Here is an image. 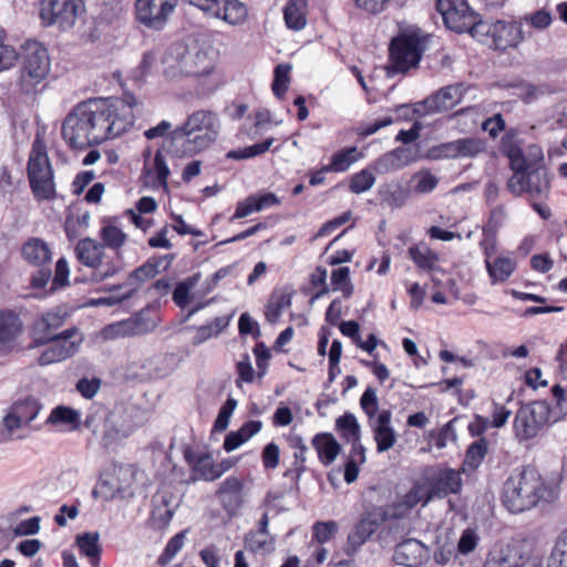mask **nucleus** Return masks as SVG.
Instances as JSON below:
<instances>
[{
    "mask_svg": "<svg viewBox=\"0 0 567 567\" xmlns=\"http://www.w3.org/2000/svg\"><path fill=\"white\" fill-rule=\"evenodd\" d=\"M103 255L104 245L90 237L81 239L75 246L78 260L82 265L94 269L101 266Z\"/></svg>",
    "mask_w": 567,
    "mask_h": 567,
    "instance_id": "obj_31",
    "label": "nucleus"
},
{
    "mask_svg": "<svg viewBox=\"0 0 567 567\" xmlns=\"http://www.w3.org/2000/svg\"><path fill=\"white\" fill-rule=\"evenodd\" d=\"M386 519L388 513L383 507L377 506L364 512L348 535L347 553H355Z\"/></svg>",
    "mask_w": 567,
    "mask_h": 567,
    "instance_id": "obj_15",
    "label": "nucleus"
},
{
    "mask_svg": "<svg viewBox=\"0 0 567 567\" xmlns=\"http://www.w3.org/2000/svg\"><path fill=\"white\" fill-rule=\"evenodd\" d=\"M550 188L548 172L545 167L528 171H514L513 176L507 182V189L514 196H520L524 193L533 198L545 197Z\"/></svg>",
    "mask_w": 567,
    "mask_h": 567,
    "instance_id": "obj_11",
    "label": "nucleus"
},
{
    "mask_svg": "<svg viewBox=\"0 0 567 567\" xmlns=\"http://www.w3.org/2000/svg\"><path fill=\"white\" fill-rule=\"evenodd\" d=\"M485 268L493 285L506 281L516 269V261L507 256H498L485 262Z\"/></svg>",
    "mask_w": 567,
    "mask_h": 567,
    "instance_id": "obj_34",
    "label": "nucleus"
},
{
    "mask_svg": "<svg viewBox=\"0 0 567 567\" xmlns=\"http://www.w3.org/2000/svg\"><path fill=\"white\" fill-rule=\"evenodd\" d=\"M154 328L155 321L150 318H145L144 312L142 311L130 319L104 327L101 334L105 340H113L116 338L145 334Z\"/></svg>",
    "mask_w": 567,
    "mask_h": 567,
    "instance_id": "obj_17",
    "label": "nucleus"
},
{
    "mask_svg": "<svg viewBox=\"0 0 567 567\" xmlns=\"http://www.w3.org/2000/svg\"><path fill=\"white\" fill-rule=\"evenodd\" d=\"M20 82L25 92H30L49 74L51 61L47 48L29 40L22 45Z\"/></svg>",
    "mask_w": 567,
    "mask_h": 567,
    "instance_id": "obj_7",
    "label": "nucleus"
},
{
    "mask_svg": "<svg viewBox=\"0 0 567 567\" xmlns=\"http://www.w3.org/2000/svg\"><path fill=\"white\" fill-rule=\"evenodd\" d=\"M23 258L33 266L50 265L52 252L48 244L40 238H31L22 246Z\"/></svg>",
    "mask_w": 567,
    "mask_h": 567,
    "instance_id": "obj_32",
    "label": "nucleus"
},
{
    "mask_svg": "<svg viewBox=\"0 0 567 567\" xmlns=\"http://www.w3.org/2000/svg\"><path fill=\"white\" fill-rule=\"evenodd\" d=\"M101 238L104 245L112 249L122 247L126 240V235L116 226L107 225L101 229Z\"/></svg>",
    "mask_w": 567,
    "mask_h": 567,
    "instance_id": "obj_53",
    "label": "nucleus"
},
{
    "mask_svg": "<svg viewBox=\"0 0 567 567\" xmlns=\"http://www.w3.org/2000/svg\"><path fill=\"white\" fill-rule=\"evenodd\" d=\"M360 406L367 414L369 421L378 417L379 400L374 388L368 386L365 389L360 398Z\"/></svg>",
    "mask_w": 567,
    "mask_h": 567,
    "instance_id": "obj_52",
    "label": "nucleus"
},
{
    "mask_svg": "<svg viewBox=\"0 0 567 567\" xmlns=\"http://www.w3.org/2000/svg\"><path fill=\"white\" fill-rule=\"evenodd\" d=\"M545 401H535L520 406L514 419V432L519 441L534 439L548 424L558 421Z\"/></svg>",
    "mask_w": 567,
    "mask_h": 567,
    "instance_id": "obj_9",
    "label": "nucleus"
},
{
    "mask_svg": "<svg viewBox=\"0 0 567 567\" xmlns=\"http://www.w3.org/2000/svg\"><path fill=\"white\" fill-rule=\"evenodd\" d=\"M274 141L275 140L272 137H270V138L265 140L261 143H257V144H254V145L240 148V150L230 151V152H228L227 157L234 158V159H246V158H251V157L261 155L270 148Z\"/></svg>",
    "mask_w": 567,
    "mask_h": 567,
    "instance_id": "obj_48",
    "label": "nucleus"
},
{
    "mask_svg": "<svg viewBox=\"0 0 567 567\" xmlns=\"http://www.w3.org/2000/svg\"><path fill=\"white\" fill-rule=\"evenodd\" d=\"M484 567H543V565L537 558L529 557L520 544L513 543L492 550Z\"/></svg>",
    "mask_w": 567,
    "mask_h": 567,
    "instance_id": "obj_16",
    "label": "nucleus"
},
{
    "mask_svg": "<svg viewBox=\"0 0 567 567\" xmlns=\"http://www.w3.org/2000/svg\"><path fill=\"white\" fill-rule=\"evenodd\" d=\"M312 445L318 453L320 462L328 466L334 462L341 446L330 433H319L313 436Z\"/></svg>",
    "mask_w": 567,
    "mask_h": 567,
    "instance_id": "obj_33",
    "label": "nucleus"
},
{
    "mask_svg": "<svg viewBox=\"0 0 567 567\" xmlns=\"http://www.w3.org/2000/svg\"><path fill=\"white\" fill-rule=\"evenodd\" d=\"M305 0H289L285 7L284 16L289 29L301 30L306 25Z\"/></svg>",
    "mask_w": 567,
    "mask_h": 567,
    "instance_id": "obj_39",
    "label": "nucleus"
},
{
    "mask_svg": "<svg viewBox=\"0 0 567 567\" xmlns=\"http://www.w3.org/2000/svg\"><path fill=\"white\" fill-rule=\"evenodd\" d=\"M413 162L412 152L409 148L398 147L383 154L374 162V169L380 174L401 169Z\"/></svg>",
    "mask_w": 567,
    "mask_h": 567,
    "instance_id": "obj_29",
    "label": "nucleus"
},
{
    "mask_svg": "<svg viewBox=\"0 0 567 567\" xmlns=\"http://www.w3.org/2000/svg\"><path fill=\"white\" fill-rule=\"evenodd\" d=\"M120 106L106 100H89L74 106L62 123V137L74 150L116 137L133 124L134 116H120Z\"/></svg>",
    "mask_w": 567,
    "mask_h": 567,
    "instance_id": "obj_1",
    "label": "nucleus"
},
{
    "mask_svg": "<svg viewBox=\"0 0 567 567\" xmlns=\"http://www.w3.org/2000/svg\"><path fill=\"white\" fill-rule=\"evenodd\" d=\"M429 558V548L414 538L398 544L393 553V561L404 567H422Z\"/></svg>",
    "mask_w": 567,
    "mask_h": 567,
    "instance_id": "obj_19",
    "label": "nucleus"
},
{
    "mask_svg": "<svg viewBox=\"0 0 567 567\" xmlns=\"http://www.w3.org/2000/svg\"><path fill=\"white\" fill-rule=\"evenodd\" d=\"M134 473V468L130 465L114 466L113 473L105 474L101 478L100 493L106 499L114 498L117 494L124 493L131 485Z\"/></svg>",
    "mask_w": 567,
    "mask_h": 567,
    "instance_id": "obj_22",
    "label": "nucleus"
},
{
    "mask_svg": "<svg viewBox=\"0 0 567 567\" xmlns=\"http://www.w3.org/2000/svg\"><path fill=\"white\" fill-rule=\"evenodd\" d=\"M69 272L70 271L66 259L60 258L55 265V275L49 290L50 293H53L69 285Z\"/></svg>",
    "mask_w": 567,
    "mask_h": 567,
    "instance_id": "obj_58",
    "label": "nucleus"
},
{
    "mask_svg": "<svg viewBox=\"0 0 567 567\" xmlns=\"http://www.w3.org/2000/svg\"><path fill=\"white\" fill-rule=\"evenodd\" d=\"M18 59V53L4 43V31L0 28V71L11 68Z\"/></svg>",
    "mask_w": 567,
    "mask_h": 567,
    "instance_id": "obj_63",
    "label": "nucleus"
},
{
    "mask_svg": "<svg viewBox=\"0 0 567 567\" xmlns=\"http://www.w3.org/2000/svg\"><path fill=\"white\" fill-rule=\"evenodd\" d=\"M374 182V175L369 169H362L351 177L349 188L354 194H361L369 190Z\"/></svg>",
    "mask_w": 567,
    "mask_h": 567,
    "instance_id": "obj_54",
    "label": "nucleus"
},
{
    "mask_svg": "<svg viewBox=\"0 0 567 567\" xmlns=\"http://www.w3.org/2000/svg\"><path fill=\"white\" fill-rule=\"evenodd\" d=\"M507 155L513 171H528L545 167L543 164V150L536 144L529 145L525 152L518 147H511Z\"/></svg>",
    "mask_w": 567,
    "mask_h": 567,
    "instance_id": "obj_25",
    "label": "nucleus"
},
{
    "mask_svg": "<svg viewBox=\"0 0 567 567\" xmlns=\"http://www.w3.org/2000/svg\"><path fill=\"white\" fill-rule=\"evenodd\" d=\"M550 494L538 471L526 466L506 480L503 503L509 512L522 513L535 507L542 499H547Z\"/></svg>",
    "mask_w": 567,
    "mask_h": 567,
    "instance_id": "obj_2",
    "label": "nucleus"
},
{
    "mask_svg": "<svg viewBox=\"0 0 567 567\" xmlns=\"http://www.w3.org/2000/svg\"><path fill=\"white\" fill-rule=\"evenodd\" d=\"M359 157L360 154L355 146L341 150L332 156L330 164L322 167V171L334 173L346 172Z\"/></svg>",
    "mask_w": 567,
    "mask_h": 567,
    "instance_id": "obj_37",
    "label": "nucleus"
},
{
    "mask_svg": "<svg viewBox=\"0 0 567 567\" xmlns=\"http://www.w3.org/2000/svg\"><path fill=\"white\" fill-rule=\"evenodd\" d=\"M213 69L214 56L208 34L200 30L185 34L179 43V72L203 76Z\"/></svg>",
    "mask_w": 567,
    "mask_h": 567,
    "instance_id": "obj_4",
    "label": "nucleus"
},
{
    "mask_svg": "<svg viewBox=\"0 0 567 567\" xmlns=\"http://www.w3.org/2000/svg\"><path fill=\"white\" fill-rule=\"evenodd\" d=\"M76 544L83 555L92 561H97L102 551L100 535L97 533H84L78 535Z\"/></svg>",
    "mask_w": 567,
    "mask_h": 567,
    "instance_id": "obj_41",
    "label": "nucleus"
},
{
    "mask_svg": "<svg viewBox=\"0 0 567 567\" xmlns=\"http://www.w3.org/2000/svg\"><path fill=\"white\" fill-rule=\"evenodd\" d=\"M22 331V322L13 311L0 312V342L7 343L16 339Z\"/></svg>",
    "mask_w": 567,
    "mask_h": 567,
    "instance_id": "obj_35",
    "label": "nucleus"
},
{
    "mask_svg": "<svg viewBox=\"0 0 567 567\" xmlns=\"http://www.w3.org/2000/svg\"><path fill=\"white\" fill-rule=\"evenodd\" d=\"M290 69L289 64H279L275 69L272 92L278 99H281L288 89Z\"/></svg>",
    "mask_w": 567,
    "mask_h": 567,
    "instance_id": "obj_55",
    "label": "nucleus"
},
{
    "mask_svg": "<svg viewBox=\"0 0 567 567\" xmlns=\"http://www.w3.org/2000/svg\"><path fill=\"white\" fill-rule=\"evenodd\" d=\"M80 414L76 410L66 406H58L52 410L48 422L52 424L64 423L78 427Z\"/></svg>",
    "mask_w": 567,
    "mask_h": 567,
    "instance_id": "obj_51",
    "label": "nucleus"
},
{
    "mask_svg": "<svg viewBox=\"0 0 567 567\" xmlns=\"http://www.w3.org/2000/svg\"><path fill=\"white\" fill-rule=\"evenodd\" d=\"M409 198V192L401 185H389L384 200L392 208H401Z\"/></svg>",
    "mask_w": 567,
    "mask_h": 567,
    "instance_id": "obj_60",
    "label": "nucleus"
},
{
    "mask_svg": "<svg viewBox=\"0 0 567 567\" xmlns=\"http://www.w3.org/2000/svg\"><path fill=\"white\" fill-rule=\"evenodd\" d=\"M219 121L215 113L199 110L179 126V155L193 156L209 147L217 138Z\"/></svg>",
    "mask_w": 567,
    "mask_h": 567,
    "instance_id": "obj_3",
    "label": "nucleus"
},
{
    "mask_svg": "<svg viewBox=\"0 0 567 567\" xmlns=\"http://www.w3.org/2000/svg\"><path fill=\"white\" fill-rule=\"evenodd\" d=\"M411 182L413 183L412 190L415 194H429L433 192L437 184L439 178L433 175L429 169H421L413 174L411 177Z\"/></svg>",
    "mask_w": 567,
    "mask_h": 567,
    "instance_id": "obj_43",
    "label": "nucleus"
},
{
    "mask_svg": "<svg viewBox=\"0 0 567 567\" xmlns=\"http://www.w3.org/2000/svg\"><path fill=\"white\" fill-rule=\"evenodd\" d=\"M82 0H42L40 19L44 27H54L66 31L75 25L76 20L84 13Z\"/></svg>",
    "mask_w": 567,
    "mask_h": 567,
    "instance_id": "obj_10",
    "label": "nucleus"
},
{
    "mask_svg": "<svg viewBox=\"0 0 567 567\" xmlns=\"http://www.w3.org/2000/svg\"><path fill=\"white\" fill-rule=\"evenodd\" d=\"M472 37L496 50H506L516 48L524 40V32L517 22L478 21Z\"/></svg>",
    "mask_w": 567,
    "mask_h": 567,
    "instance_id": "obj_8",
    "label": "nucleus"
},
{
    "mask_svg": "<svg viewBox=\"0 0 567 567\" xmlns=\"http://www.w3.org/2000/svg\"><path fill=\"white\" fill-rule=\"evenodd\" d=\"M82 342L83 336L78 328L66 329L49 341L51 344L40 354L38 362L49 365L64 361L78 352Z\"/></svg>",
    "mask_w": 567,
    "mask_h": 567,
    "instance_id": "obj_13",
    "label": "nucleus"
},
{
    "mask_svg": "<svg viewBox=\"0 0 567 567\" xmlns=\"http://www.w3.org/2000/svg\"><path fill=\"white\" fill-rule=\"evenodd\" d=\"M432 498L431 492L423 485H414L403 497L405 508H413L417 504L425 506Z\"/></svg>",
    "mask_w": 567,
    "mask_h": 567,
    "instance_id": "obj_49",
    "label": "nucleus"
},
{
    "mask_svg": "<svg viewBox=\"0 0 567 567\" xmlns=\"http://www.w3.org/2000/svg\"><path fill=\"white\" fill-rule=\"evenodd\" d=\"M458 158L475 157L485 151V143L477 137H466L456 140Z\"/></svg>",
    "mask_w": 567,
    "mask_h": 567,
    "instance_id": "obj_46",
    "label": "nucleus"
},
{
    "mask_svg": "<svg viewBox=\"0 0 567 567\" xmlns=\"http://www.w3.org/2000/svg\"><path fill=\"white\" fill-rule=\"evenodd\" d=\"M313 538L320 543H327L334 537L338 532V523L334 520L318 522L312 527Z\"/></svg>",
    "mask_w": 567,
    "mask_h": 567,
    "instance_id": "obj_56",
    "label": "nucleus"
},
{
    "mask_svg": "<svg viewBox=\"0 0 567 567\" xmlns=\"http://www.w3.org/2000/svg\"><path fill=\"white\" fill-rule=\"evenodd\" d=\"M65 317L58 312H48L34 322L33 342L35 346L48 344L56 337L55 330L63 326Z\"/></svg>",
    "mask_w": 567,
    "mask_h": 567,
    "instance_id": "obj_26",
    "label": "nucleus"
},
{
    "mask_svg": "<svg viewBox=\"0 0 567 567\" xmlns=\"http://www.w3.org/2000/svg\"><path fill=\"white\" fill-rule=\"evenodd\" d=\"M27 424L23 422L18 421L17 417H14L13 414H11L9 411L3 417V427L4 431L2 433L6 441H13L22 439L23 435H20L18 432Z\"/></svg>",
    "mask_w": 567,
    "mask_h": 567,
    "instance_id": "obj_61",
    "label": "nucleus"
},
{
    "mask_svg": "<svg viewBox=\"0 0 567 567\" xmlns=\"http://www.w3.org/2000/svg\"><path fill=\"white\" fill-rule=\"evenodd\" d=\"M425 51V37L416 32L402 33L391 40L386 73L405 74L417 68Z\"/></svg>",
    "mask_w": 567,
    "mask_h": 567,
    "instance_id": "obj_5",
    "label": "nucleus"
},
{
    "mask_svg": "<svg viewBox=\"0 0 567 567\" xmlns=\"http://www.w3.org/2000/svg\"><path fill=\"white\" fill-rule=\"evenodd\" d=\"M244 483L235 477L228 476L220 483L216 491V496L224 511L234 516L238 513L244 504Z\"/></svg>",
    "mask_w": 567,
    "mask_h": 567,
    "instance_id": "obj_20",
    "label": "nucleus"
},
{
    "mask_svg": "<svg viewBox=\"0 0 567 567\" xmlns=\"http://www.w3.org/2000/svg\"><path fill=\"white\" fill-rule=\"evenodd\" d=\"M507 218L506 209L503 205H498L491 210L487 225L483 228V231L495 233L504 226Z\"/></svg>",
    "mask_w": 567,
    "mask_h": 567,
    "instance_id": "obj_62",
    "label": "nucleus"
},
{
    "mask_svg": "<svg viewBox=\"0 0 567 567\" xmlns=\"http://www.w3.org/2000/svg\"><path fill=\"white\" fill-rule=\"evenodd\" d=\"M40 411V404L34 398H25L14 402L9 412L18 419V421L25 423L27 425L33 421Z\"/></svg>",
    "mask_w": 567,
    "mask_h": 567,
    "instance_id": "obj_38",
    "label": "nucleus"
},
{
    "mask_svg": "<svg viewBox=\"0 0 567 567\" xmlns=\"http://www.w3.org/2000/svg\"><path fill=\"white\" fill-rule=\"evenodd\" d=\"M467 90L468 86L464 83L451 84L440 89L426 100V103L432 111H449L462 102Z\"/></svg>",
    "mask_w": 567,
    "mask_h": 567,
    "instance_id": "obj_24",
    "label": "nucleus"
},
{
    "mask_svg": "<svg viewBox=\"0 0 567 567\" xmlns=\"http://www.w3.org/2000/svg\"><path fill=\"white\" fill-rule=\"evenodd\" d=\"M174 259V254L152 257L145 264L132 271L123 285L114 286L112 289L126 288L130 290L132 288H136L137 291L142 282L153 278L157 274L166 271L171 267Z\"/></svg>",
    "mask_w": 567,
    "mask_h": 567,
    "instance_id": "obj_18",
    "label": "nucleus"
},
{
    "mask_svg": "<svg viewBox=\"0 0 567 567\" xmlns=\"http://www.w3.org/2000/svg\"><path fill=\"white\" fill-rule=\"evenodd\" d=\"M28 178L31 190L38 200H50L55 197L53 169L45 147L35 141L28 161Z\"/></svg>",
    "mask_w": 567,
    "mask_h": 567,
    "instance_id": "obj_6",
    "label": "nucleus"
},
{
    "mask_svg": "<svg viewBox=\"0 0 567 567\" xmlns=\"http://www.w3.org/2000/svg\"><path fill=\"white\" fill-rule=\"evenodd\" d=\"M174 152L168 150L166 146H162L155 154L153 165H148L145 163L144 165V174L153 178L154 185L166 187L167 186V177L169 175L168 159H174Z\"/></svg>",
    "mask_w": 567,
    "mask_h": 567,
    "instance_id": "obj_28",
    "label": "nucleus"
},
{
    "mask_svg": "<svg viewBox=\"0 0 567 567\" xmlns=\"http://www.w3.org/2000/svg\"><path fill=\"white\" fill-rule=\"evenodd\" d=\"M336 427L340 431L341 436L348 441H360L361 427L357 417L352 413H344L336 421Z\"/></svg>",
    "mask_w": 567,
    "mask_h": 567,
    "instance_id": "obj_40",
    "label": "nucleus"
},
{
    "mask_svg": "<svg viewBox=\"0 0 567 567\" xmlns=\"http://www.w3.org/2000/svg\"><path fill=\"white\" fill-rule=\"evenodd\" d=\"M331 282L334 290L342 291L346 298H349L353 292V286L350 281V269L348 267H340L332 271Z\"/></svg>",
    "mask_w": 567,
    "mask_h": 567,
    "instance_id": "obj_50",
    "label": "nucleus"
},
{
    "mask_svg": "<svg viewBox=\"0 0 567 567\" xmlns=\"http://www.w3.org/2000/svg\"><path fill=\"white\" fill-rule=\"evenodd\" d=\"M176 6L177 0H136V19L150 29L162 30Z\"/></svg>",
    "mask_w": 567,
    "mask_h": 567,
    "instance_id": "obj_14",
    "label": "nucleus"
},
{
    "mask_svg": "<svg viewBox=\"0 0 567 567\" xmlns=\"http://www.w3.org/2000/svg\"><path fill=\"white\" fill-rule=\"evenodd\" d=\"M184 457L193 471L192 481H216L214 458L209 453L195 454L185 450Z\"/></svg>",
    "mask_w": 567,
    "mask_h": 567,
    "instance_id": "obj_27",
    "label": "nucleus"
},
{
    "mask_svg": "<svg viewBox=\"0 0 567 567\" xmlns=\"http://www.w3.org/2000/svg\"><path fill=\"white\" fill-rule=\"evenodd\" d=\"M245 548L252 553H268L274 550V540L269 534L250 532L245 538Z\"/></svg>",
    "mask_w": 567,
    "mask_h": 567,
    "instance_id": "obj_45",
    "label": "nucleus"
},
{
    "mask_svg": "<svg viewBox=\"0 0 567 567\" xmlns=\"http://www.w3.org/2000/svg\"><path fill=\"white\" fill-rule=\"evenodd\" d=\"M487 452V441L480 439L472 443L465 455L464 465L473 470L477 468L483 462Z\"/></svg>",
    "mask_w": 567,
    "mask_h": 567,
    "instance_id": "obj_47",
    "label": "nucleus"
},
{
    "mask_svg": "<svg viewBox=\"0 0 567 567\" xmlns=\"http://www.w3.org/2000/svg\"><path fill=\"white\" fill-rule=\"evenodd\" d=\"M291 292L279 290L270 296L266 309L268 322L276 323L282 315V311L291 306Z\"/></svg>",
    "mask_w": 567,
    "mask_h": 567,
    "instance_id": "obj_36",
    "label": "nucleus"
},
{
    "mask_svg": "<svg viewBox=\"0 0 567 567\" xmlns=\"http://www.w3.org/2000/svg\"><path fill=\"white\" fill-rule=\"evenodd\" d=\"M237 406V401L233 398L227 399L225 404L220 408L217 419L214 423V430L217 432H224L229 424L230 416Z\"/></svg>",
    "mask_w": 567,
    "mask_h": 567,
    "instance_id": "obj_59",
    "label": "nucleus"
},
{
    "mask_svg": "<svg viewBox=\"0 0 567 567\" xmlns=\"http://www.w3.org/2000/svg\"><path fill=\"white\" fill-rule=\"evenodd\" d=\"M462 487L461 474L457 471L446 468L440 471L432 480V496L445 497L456 494Z\"/></svg>",
    "mask_w": 567,
    "mask_h": 567,
    "instance_id": "obj_30",
    "label": "nucleus"
},
{
    "mask_svg": "<svg viewBox=\"0 0 567 567\" xmlns=\"http://www.w3.org/2000/svg\"><path fill=\"white\" fill-rule=\"evenodd\" d=\"M391 411L382 410L377 419L369 421L379 453L389 451L396 442V433L391 425Z\"/></svg>",
    "mask_w": 567,
    "mask_h": 567,
    "instance_id": "obj_23",
    "label": "nucleus"
},
{
    "mask_svg": "<svg viewBox=\"0 0 567 567\" xmlns=\"http://www.w3.org/2000/svg\"><path fill=\"white\" fill-rule=\"evenodd\" d=\"M409 255L419 268L429 271L435 270L439 258L429 247L424 245L410 247Z\"/></svg>",
    "mask_w": 567,
    "mask_h": 567,
    "instance_id": "obj_42",
    "label": "nucleus"
},
{
    "mask_svg": "<svg viewBox=\"0 0 567 567\" xmlns=\"http://www.w3.org/2000/svg\"><path fill=\"white\" fill-rule=\"evenodd\" d=\"M132 432V425L121 412H110L103 419L101 430L102 444L109 449L126 439Z\"/></svg>",
    "mask_w": 567,
    "mask_h": 567,
    "instance_id": "obj_21",
    "label": "nucleus"
},
{
    "mask_svg": "<svg viewBox=\"0 0 567 567\" xmlns=\"http://www.w3.org/2000/svg\"><path fill=\"white\" fill-rule=\"evenodd\" d=\"M436 10L444 24L457 33L470 32L472 35L478 23L465 0H436Z\"/></svg>",
    "mask_w": 567,
    "mask_h": 567,
    "instance_id": "obj_12",
    "label": "nucleus"
},
{
    "mask_svg": "<svg viewBox=\"0 0 567 567\" xmlns=\"http://www.w3.org/2000/svg\"><path fill=\"white\" fill-rule=\"evenodd\" d=\"M478 536L475 530L473 529H465L457 543V553L461 555H467L472 553L477 544H478Z\"/></svg>",
    "mask_w": 567,
    "mask_h": 567,
    "instance_id": "obj_64",
    "label": "nucleus"
},
{
    "mask_svg": "<svg viewBox=\"0 0 567 567\" xmlns=\"http://www.w3.org/2000/svg\"><path fill=\"white\" fill-rule=\"evenodd\" d=\"M547 567H567V528L559 534Z\"/></svg>",
    "mask_w": 567,
    "mask_h": 567,
    "instance_id": "obj_44",
    "label": "nucleus"
},
{
    "mask_svg": "<svg viewBox=\"0 0 567 567\" xmlns=\"http://www.w3.org/2000/svg\"><path fill=\"white\" fill-rule=\"evenodd\" d=\"M429 157L435 161L458 158L456 140L431 147L429 150Z\"/></svg>",
    "mask_w": 567,
    "mask_h": 567,
    "instance_id": "obj_57",
    "label": "nucleus"
}]
</instances>
